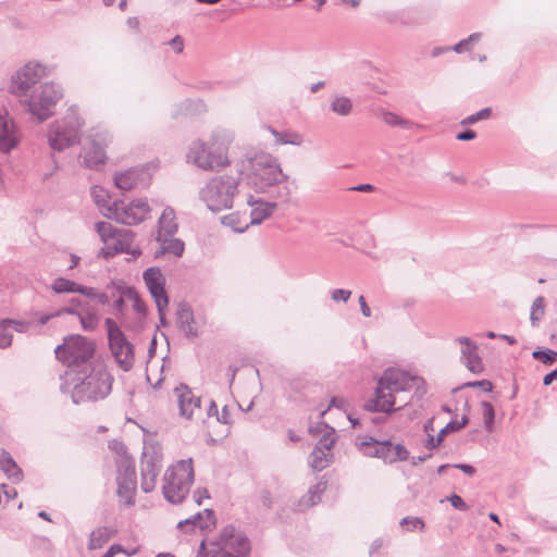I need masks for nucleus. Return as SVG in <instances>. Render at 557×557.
<instances>
[{
	"label": "nucleus",
	"mask_w": 557,
	"mask_h": 557,
	"mask_svg": "<svg viewBox=\"0 0 557 557\" xmlns=\"http://www.w3.org/2000/svg\"><path fill=\"white\" fill-rule=\"evenodd\" d=\"M12 337L9 319H2L0 321V348L9 347L12 344Z\"/></svg>",
	"instance_id": "nucleus-45"
},
{
	"label": "nucleus",
	"mask_w": 557,
	"mask_h": 557,
	"mask_svg": "<svg viewBox=\"0 0 557 557\" xmlns=\"http://www.w3.org/2000/svg\"><path fill=\"white\" fill-rule=\"evenodd\" d=\"M116 468L117 495L125 500L127 506H132L135 503L137 485L134 459L124 453L117 459Z\"/></svg>",
	"instance_id": "nucleus-12"
},
{
	"label": "nucleus",
	"mask_w": 557,
	"mask_h": 557,
	"mask_svg": "<svg viewBox=\"0 0 557 557\" xmlns=\"http://www.w3.org/2000/svg\"><path fill=\"white\" fill-rule=\"evenodd\" d=\"M215 524V516L212 509H205L203 512H198L195 516L180 521L177 528L186 532L193 531L195 528L201 530L210 529Z\"/></svg>",
	"instance_id": "nucleus-22"
},
{
	"label": "nucleus",
	"mask_w": 557,
	"mask_h": 557,
	"mask_svg": "<svg viewBox=\"0 0 557 557\" xmlns=\"http://www.w3.org/2000/svg\"><path fill=\"white\" fill-rule=\"evenodd\" d=\"M375 114L380 116L387 125L393 127L398 126L404 129H409L413 126V123L410 120L405 119L399 114L383 108L379 110Z\"/></svg>",
	"instance_id": "nucleus-31"
},
{
	"label": "nucleus",
	"mask_w": 557,
	"mask_h": 557,
	"mask_svg": "<svg viewBox=\"0 0 557 557\" xmlns=\"http://www.w3.org/2000/svg\"><path fill=\"white\" fill-rule=\"evenodd\" d=\"M157 242L160 244V249L156 251V257L165 253L182 257L184 253V242L174 235L157 237Z\"/></svg>",
	"instance_id": "nucleus-26"
},
{
	"label": "nucleus",
	"mask_w": 557,
	"mask_h": 557,
	"mask_svg": "<svg viewBox=\"0 0 557 557\" xmlns=\"http://www.w3.org/2000/svg\"><path fill=\"white\" fill-rule=\"evenodd\" d=\"M368 98L367 97H361V96H358V97H355V98H349V97H346V96H336L331 104H334V106H337V104H352V102H361V101H367Z\"/></svg>",
	"instance_id": "nucleus-52"
},
{
	"label": "nucleus",
	"mask_w": 557,
	"mask_h": 557,
	"mask_svg": "<svg viewBox=\"0 0 557 557\" xmlns=\"http://www.w3.org/2000/svg\"><path fill=\"white\" fill-rule=\"evenodd\" d=\"M88 304L83 301L81 298L73 297L70 299V305L55 311V315L63 314H75L83 312L87 308Z\"/></svg>",
	"instance_id": "nucleus-37"
},
{
	"label": "nucleus",
	"mask_w": 557,
	"mask_h": 557,
	"mask_svg": "<svg viewBox=\"0 0 557 557\" xmlns=\"http://www.w3.org/2000/svg\"><path fill=\"white\" fill-rule=\"evenodd\" d=\"M133 308L138 314H147V306L139 295L133 300Z\"/></svg>",
	"instance_id": "nucleus-59"
},
{
	"label": "nucleus",
	"mask_w": 557,
	"mask_h": 557,
	"mask_svg": "<svg viewBox=\"0 0 557 557\" xmlns=\"http://www.w3.org/2000/svg\"><path fill=\"white\" fill-rule=\"evenodd\" d=\"M331 454L319 449L312 450L309 457V463L313 470L321 471L326 468L330 463Z\"/></svg>",
	"instance_id": "nucleus-35"
},
{
	"label": "nucleus",
	"mask_w": 557,
	"mask_h": 557,
	"mask_svg": "<svg viewBox=\"0 0 557 557\" xmlns=\"http://www.w3.org/2000/svg\"><path fill=\"white\" fill-rule=\"evenodd\" d=\"M143 278L157 308L161 310L162 306H168L169 297L165 292V278L161 270L157 267H150L144 271Z\"/></svg>",
	"instance_id": "nucleus-15"
},
{
	"label": "nucleus",
	"mask_w": 557,
	"mask_h": 557,
	"mask_svg": "<svg viewBox=\"0 0 557 557\" xmlns=\"http://www.w3.org/2000/svg\"><path fill=\"white\" fill-rule=\"evenodd\" d=\"M78 283L65 278V277H57L51 283V289L55 294H65V293H77L78 289Z\"/></svg>",
	"instance_id": "nucleus-34"
},
{
	"label": "nucleus",
	"mask_w": 557,
	"mask_h": 557,
	"mask_svg": "<svg viewBox=\"0 0 557 557\" xmlns=\"http://www.w3.org/2000/svg\"><path fill=\"white\" fill-rule=\"evenodd\" d=\"M158 236H170L175 235L178 230V224L176 222L175 211L171 207L164 208L161 216L158 221Z\"/></svg>",
	"instance_id": "nucleus-27"
},
{
	"label": "nucleus",
	"mask_w": 557,
	"mask_h": 557,
	"mask_svg": "<svg viewBox=\"0 0 557 557\" xmlns=\"http://www.w3.org/2000/svg\"><path fill=\"white\" fill-rule=\"evenodd\" d=\"M463 364L467 367V369L470 372H472L474 374H479L484 370L483 362H482L481 357L479 356V352L476 355L472 356V358H469L468 360H466L463 362Z\"/></svg>",
	"instance_id": "nucleus-49"
},
{
	"label": "nucleus",
	"mask_w": 557,
	"mask_h": 557,
	"mask_svg": "<svg viewBox=\"0 0 557 557\" xmlns=\"http://www.w3.org/2000/svg\"><path fill=\"white\" fill-rule=\"evenodd\" d=\"M176 323L178 329L185 334V336H198V327L195 321L193 308L185 301L180 302L177 306Z\"/></svg>",
	"instance_id": "nucleus-20"
},
{
	"label": "nucleus",
	"mask_w": 557,
	"mask_h": 557,
	"mask_svg": "<svg viewBox=\"0 0 557 557\" xmlns=\"http://www.w3.org/2000/svg\"><path fill=\"white\" fill-rule=\"evenodd\" d=\"M104 325L107 327L109 347L112 356L123 371H129L135 361L134 346L127 341L113 319L107 318Z\"/></svg>",
	"instance_id": "nucleus-9"
},
{
	"label": "nucleus",
	"mask_w": 557,
	"mask_h": 557,
	"mask_svg": "<svg viewBox=\"0 0 557 557\" xmlns=\"http://www.w3.org/2000/svg\"><path fill=\"white\" fill-rule=\"evenodd\" d=\"M169 45L173 48L176 53H182L184 49V39L182 36L176 35L169 41Z\"/></svg>",
	"instance_id": "nucleus-58"
},
{
	"label": "nucleus",
	"mask_w": 557,
	"mask_h": 557,
	"mask_svg": "<svg viewBox=\"0 0 557 557\" xmlns=\"http://www.w3.org/2000/svg\"><path fill=\"white\" fill-rule=\"evenodd\" d=\"M77 317L79 318L82 327L85 331L90 332L96 329L98 323V317L95 312L89 310V306H87V308L83 312L78 313Z\"/></svg>",
	"instance_id": "nucleus-40"
},
{
	"label": "nucleus",
	"mask_w": 557,
	"mask_h": 557,
	"mask_svg": "<svg viewBox=\"0 0 557 557\" xmlns=\"http://www.w3.org/2000/svg\"><path fill=\"white\" fill-rule=\"evenodd\" d=\"M447 499H448V502H450L451 506L455 507L456 509L466 511L469 508L468 505L466 504V502L457 494L450 495Z\"/></svg>",
	"instance_id": "nucleus-55"
},
{
	"label": "nucleus",
	"mask_w": 557,
	"mask_h": 557,
	"mask_svg": "<svg viewBox=\"0 0 557 557\" xmlns=\"http://www.w3.org/2000/svg\"><path fill=\"white\" fill-rule=\"evenodd\" d=\"M109 219H114L115 221L126 224V225H136L137 223L127 222L128 219H133V216H137V211L134 207L124 206L121 201L115 200L111 206L108 207V212L104 213Z\"/></svg>",
	"instance_id": "nucleus-25"
},
{
	"label": "nucleus",
	"mask_w": 557,
	"mask_h": 557,
	"mask_svg": "<svg viewBox=\"0 0 557 557\" xmlns=\"http://www.w3.org/2000/svg\"><path fill=\"white\" fill-rule=\"evenodd\" d=\"M127 246L128 245L125 244L124 242H122L120 239H116V243L114 244L113 249L111 250V248L108 247V250L104 251V256L106 257H112L116 252H128Z\"/></svg>",
	"instance_id": "nucleus-54"
},
{
	"label": "nucleus",
	"mask_w": 557,
	"mask_h": 557,
	"mask_svg": "<svg viewBox=\"0 0 557 557\" xmlns=\"http://www.w3.org/2000/svg\"><path fill=\"white\" fill-rule=\"evenodd\" d=\"M544 315V298L542 296H539L534 299L531 312H530V320L533 325H535Z\"/></svg>",
	"instance_id": "nucleus-44"
},
{
	"label": "nucleus",
	"mask_w": 557,
	"mask_h": 557,
	"mask_svg": "<svg viewBox=\"0 0 557 557\" xmlns=\"http://www.w3.org/2000/svg\"><path fill=\"white\" fill-rule=\"evenodd\" d=\"M62 98V87L53 82H46L35 87L29 98L20 100V104H57Z\"/></svg>",
	"instance_id": "nucleus-16"
},
{
	"label": "nucleus",
	"mask_w": 557,
	"mask_h": 557,
	"mask_svg": "<svg viewBox=\"0 0 557 557\" xmlns=\"http://www.w3.org/2000/svg\"><path fill=\"white\" fill-rule=\"evenodd\" d=\"M84 124L85 122L81 117L77 107H69L64 117L54 122L49 131L48 141L50 147L55 151H63L77 144Z\"/></svg>",
	"instance_id": "nucleus-8"
},
{
	"label": "nucleus",
	"mask_w": 557,
	"mask_h": 557,
	"mask_svg": "<svg viewBox=\"0 0 557 557\" xmlns=\"http://www.w3.org/2000/svg\"><path fill=\"white\" fill-rule=\"evenodd\" d=\"M0 469L7 474L10 480L20 482L23 479V471L12 458L10 453L2 450L0 456Z\"/></svg>",
	"instance_id": "nucleus-28"
},
{
	"label": "nucleus",
	"mask_w": 557,
	"mask_h": 557,
	"mask_svg": "<svg viewBox=\"0 0 557 557\" xmlns=\"http://www.w3.org/2000/svg\"><path fill=\"white\" fill-rule=\"evenodd\" d=\"M468 423H469V418H468L467 414L462 416L461 421H455V420L449 421L438 432L436 437L431 435V434L428 435V438H426V442H425V447L428 449L437 448L438 446H441V444L443 443L445 436L448 433L457 432V431L461 430L462 428H465Z\"/></svg>",
	"instance_id": "nucleus-23"
},
{
	"label": "nucleus",
	"mask_w": 557,
	"mask_h": 557,
	"mask_svg": "<svg viewBox=\"0 0 557 557\" xmlns=\"http://www.w3.org/2000/svg\"><path fill=\"white\" fill-rule=\"evenodd\" d=\"M10 330L13 329L18 333H25L29 327V322L9 319Z\"/></svg>",
	"instance_id": "nucleus-57"
},
{
	"label": "nucleus",
	"mask_w": 557,
	"mask_h": 557,
	"mask_svg": "<svg viewBox=\"0 0 557 557\" xmlns=\"http://www.w3.org/2000/svg\"><path fill=\"white\" fill-rule=\"evenodd\" d=\"M423 384L424 381L421 377L411 376L408 372L394 368L386 369L377 381L375 398L367 401L364 408L372 412H394L396 410L394 393L416 386L417 393L422 396L425 394V389L421 388Z\"/></svg>",
	"instance_id": "nucleus-1"
},
{
	"label": "nucleus",
	"mask_w": 557,
	"mask_h": 557,
	"mask_svg": "<svg viewBox=\"0 0 557 557\" xmlns=\"http://www.w3.org/2000/svg\"><path fill=\"white\" fill-rule=\"evenodd\" d=\"M131 207H134V209L137 211V216H133V219H128L127 222L132 223H141L149 213V205L146 199H135L129 203Z\"/></svg>",
	"instance_id": "nucleus-39"
},
{
	"label": "nucleus",
	"mask_w": 557,
	"mask_h": 557,
	"mask_svg": "<svg viewBox=\"0 0 557 557\" xmlns=\"http://www.w3.org/2000/svg\"><path fill=\"white\" fill-rule=\"evenodd\" d=\"M193 482V459L178 461L165 471L162 485L164 498L172 504L182 503L188 494Z\"/></svg>",
	"instance_id": "nucleus-7"
},
{
	"label": "nucleus",
	"mask_w": 557,
	"mask_h": 557,
	"mask_svg": "<svg viewBox=\"0 0 557 557\" xmlns=\"http://www.w3.org/2000/svg\"><path fill=\"white\" fill-rule=\"evenodd\" d=\"M18 144L15 125L8 114H0V150L10 152Z\"/></svg>",
	"instance_id": "nucleus-21"
},
{
	"label": "nucleus",
	"mask_w": 557,
	"mask_h": 557,
	"mask_svg": "<svg viewBox=\"0 0 557 557\" xmlns=\"http://www.w3.org/2000/svg\"><path fill=\"white\" fill-rule=\"evenodd\" d=\"M239 177L214 176L199 191L200 199L213 212L231 209L238 193Z\"/></svg>",
	"instance_id": "nucleus-6"
},
{
	"label": "nucleus",
	"mask_w": 557,
	"mask_h": 557,
	"mask_svg": "<svg viewBox=\"0 0 557 557\" xmlns=\"http://www.w3.org/2000/svg\"><path fill=\"white\" fill-rule=\"evenodd\" d=\"M67 377L75 383L71 397L76 405L104 399L112 389L113 376L100 361L89 367L85 366Z\"/></svg>",
	"instance_id": "nucleus-2"
},
{
	"label": "nucleus",
	"mask_w": 557,
	"mask_h": 557,
	"mask_svg": "<svg viewBox=\"0 0 557 557\" xmlns=\"http://www.w3.org/2000/svg\"><path fill=\"white\" fill-rule=\"evenodd\" d=\"M112 288L116 290L119 296L122 297L123 299L127 298L132 301L139 295L134 287L127 286L121 281L112 282Z\"/></svg>",
	"instance_id": "nucleus-42"
},
{
	"label": "nucleus",
	"mask_w": 557,
	"mask_h": 557,
	"mask_svg": "<svg viewBox=\"0 0 557 557\" xmlns=\"http://www.w3.org/2000/svg\"><path fill=\"white\" fill-rule=\"evenodd\" d=\"M248 184L259 193L287 180L280 166L277 158L267 152H257L247 158Z\"/></svg>",
	"instance_id": "nucleus-4"
},
{
	"label": "nucleus",
	"mask_w": 557,
	"mask_h": 557,
	"mask_svg": "<svg viewBox=\"0 0 557 557\" xmlns=\"http://www.w3.org/2000/svg\"><path fill=\"white\" fill-rule=\"evenodd\" d=\"M453 467L461 470L463 473L468 475H473L476 472L475 468L469 463H455L453 465Z\"/></svg>",
	"instance_id": "nucleus-64"
},
{
	"label": "nucleus",
	"mask_w": 557,
	"mask_h": 557,
	"mask_svg": "<svg viewBox=\"0 0 557 557\" xmlns=\"http://www.w3.org/2000/svg\"><path fill=\"white\" fill-rule=\"evenodd\" d=\"M471 47L472 46L468 42L467 39H462L459 42H457L456 45H454L453 47H450V49L453 51H455L456 53H462L466 51H470Z\"/></svg>",
	"instance_id": "nucleus-61"
},
{
	"label": "nucleus",
	"mask_w": 557,
	"mask_h": 557,
	"mask_svg": "<svg viewBox=\"0 0 557 557\" xmlns=\"http://www.w3.org/2000/svg\"><path fill=\"white\" fill-rule=\"evenodd\" d=\"M110 141L111 136L106 128L101 126L92 128L81 154L84 165L89 169L103 165L107 160L106 147Z\"/></svg>",
	"instance_id": "nucleus-11"
},
{
	"label": "nucleus",
	"mask_w": 557,
	"mask_h": 557,
	"mask_svg": "<svg viewBox=\"0 0 557 557\" xmlns=\"http://www.w3.org/2000/svg\"><path fill=\"white\" fill-rule=\"evenodd\" d=\"M96 231L104 243H107L109 239H115L116 237L121 236L122 233H125L126 235L132 233L128 230H119L111 223L104 221L96 223Z\"/></svg>",
	"instance_id": "nucleus-32"
},
{
	"label": "nucleus",
	"mask_w": 557,
	"mask_h": 557,
	"mask_svg": "<svg viewBox=\"0 0 557 557\" xmlns=\"http://www.w3.org/2000/svg\"><path fill=\"white\" fill-rule=\"evenodd\" d=\"M268 129L274 136L276 144L299 146L302 143V137L297 133H281L273 127L269 126Z\"/></svg>",
	"instance_id": "nucleus-33"
},
{
	"label": "nucleus",
	"mask_w": 557,
	"mask_h": 557,
	"mask_svg": "<svg viewBox=\"0 0 557 557\" xmlns=\"http://www.w3.org/2000/svg\"><path fill=\"white\" fill-rule=\"evenodd\" d=\"M219 545L213 557H247L250 550L248 539L237 533L233 525L223 529Z\"/></svg>",
	"instance_id": "nucleus-14"
},
{
	"label": "nucleus",
	"mask_w": 557,
	"mask_h": 557,
	"mask_svg": "<svg viewBox=\"0 0 557 557\" xmlns=\"http://www.w3.org/2000/svg\"><path fill=\"white\" fill-rule=\"evenodd\" d=\"M247 203L253 207L250 212V224L252 225L261 224L265 219L271 216L276 208V203L263 202L260 199H255L252 196H249Z\"/></svg>",
	"instance_id": "nucleus-24"
},
{
	"label": "nucleus",
	"mask_w": 557,
	"mask_h": 557,
	"mask_svg": "<svg viewBox=\"0 0 557 557\" xmlns=\"http://www.w3.org/2000/svg\"><path fill=\"white\" fill-rule=\"evenodd\" d=\"M77 293L86 296L87 298L95 299L97 295V289L94 287H88L79 284Z\"/></svg>",
	"instance_id": "nucleus-62"
},
{
	"label": "nucleus",
	"mask_w": 557,
	"mask_h": 557,
	"mask_svg": "<svg viewBox=\"0 0 557 557\" xmlns=\"http://www.w3.org/2000/svg\"><path fill=\"white\" fill-rule=\"evenodd\" d=\"M174 393L177 397L180 416L187 420L193 419L195 412L200 411V397L195 396L191 389L185 384L176 386Z\"/></svg>",
	"instance_id": "nucleus-18"
},
{
	"label": "nucleus",
	"mask_w": 557,
	"mask_h": 557,
	"mask_svg": "<svg viewBox=\"0 0 557 557\" xmlns=\"http://www.w3.org/2000/svg\"><path fill=\"white\" fill-rule=\"evenodd\" d=\"M552 355H553V350L549 348H543V349L539 348L532 352V357L535 360H539L546 366H552L555 362L554 356H552Z\"/></svg>",
	"instance_id": "nucleus-47"
},
{
	"label": "nucleus",
	"mask_w": 557,
	"mask_h": 557,
	"mask_svg": "<svg viewBox=\"0 0 557 557\" xmlns=\"http://www.w3.org/2000/svg\"><path fill=\"white\" fill-rule=\"evenodd\" d=\"M160 468L161 465L158 457H148L146 454H144V458L141 460L140 482V488L144 493H150L154 490Z\"/></svg>",
	"instance_id": "nucleus-19"
},
{
	"label": "nucleus",
	"mask_w": 557,
	"mask_h": 557,
	"mask_svg": "<svg viewBox=\"0 0 557 557\" xmlns=\"http://www.w3.org/2000/svg\"><path fill=\"white\" fill-rule=\"evenodd\" d=\"M114 534V530L109 527H99L89 535L88 549L101 548Z\"/></svg>",
	"instance_id": "nucleus-30"
},
{
	"label": "nucleus",
	"mask_w": 557,
	"mask_h": 557,
	"mask_svg": "<svg viewBox=\"0 0 557 557\" xmlns=\"http://www.w3.org/2000/svg\"><path fill=\"white\" fill-rule=\"evenodd\" d=\"M483 409V418H484V426L486 431L492 432L494 420H495V409L490 401H482Z\"/></svg>",
	"instance_id": "nucleus-46"
},
{
	"label": "nucleus",
	"mask_w": 557,
	"mask_h": 557,
	"mask_svg": "<svg viewBox=\"0 0 557 557\" xmlns=\"http://www.w3.org/2000/svg\"><path fill=\"white\" fill-rule=\"evenodd\" d=\"M222 224L232 227V230L237 233H243L248 227V224H245V226L239 225L238 215L235 213L224 215L222 218Z\"/></svg>",
	"instance_id": "nucleus-48"
},
{
	"label": "nucleus",
	"mask_w": 557,
	"mask_h": 557,
	"mask_svg": "<svg viewBox=\"0 0 557 557\" xmlns=\"http://www.w3.org/2000/svg\"><path fill=\"white\" fill-rule=\"evenodd\" d=\"M492 115V108L491 107H484L479 112L471 114L463 120H461L460 124L463 126L472 125L478 123L479 121L487 120Z\"/></svg>",
	"instance_id": "nucleus-43"
},
{
	"label": "nucleus",
	"mask_w": 557,
	"mask_h": 557,
	"mask_svg": "<svg viewBox=\"0 0 557 557\" xmlns=\"http://www.w3.org/2000/svg\"><path fill=\"white\" fill-rule=\"evenodd\" d=\"M230 139L220 134H213L210 143L196 140L187 153V161L205 171H218L230 164L227 158Z\"/></svg>",
	"instance_id": "nucleus-3"
},
{
	"label": "nucleus",
	"mask_w": 557,
	"mask_h": 557,
	"mask_svg": "<svg viewBox=\"0 0 557 557\" xmlns=\"http://www.w3.org/2000/svg\"><path fill=\"white\" fill-rule=\"evenodd\" d=\"M346 400L344 398H339V397H332L331 398V401H330V406L327 409L321 411L320 413V418H323L324 414L327 412L329 409L331 408H338V409H344L346 411Z\"/></svg>",
	"instance_id": "nucleus-56"
},
{
	"label": "nucleus",
	"mask_w": 557,
	"mask_h": 557,
	"mask_svg": "<svg viewBox=\"0 0 557 557\" xmlns=\"http://www.w3.org/2000/svg\"><path fill=\"white\" fill-rule=\"evenodd\" d=\"M149 182L150 173L146 165L140 168H131L114 176L115 186L123 191H128L138 186L146 187Z\"/></svg>",
	"instance_id": "nucleus-17"
},
{
	"label": "nucleus",
	"mask_w": 557,
	"mask_h": 557,
	"mask_svg": "<svg viewBox=\"0 0 557 557\" xmlns=\"http://www.w3.org/2000/svg\"><path fill=\"white\" fill-rule=\"evenodd\" d=\"M27 112L38 123H42L53 115L51 107H27Z\"/></svg>",
	"instance_id": "nucleus-41"
},
{
	"label": "nucleus",
	"mask_w": 557,
	"mask_h": 557,
	"mask_svg": "<svg viewBox=\"0 0 557 557\" xmlns=\"http://www.w3.org/2000/svg\"><path fill=\"white\" fill-rule=\"evenodd\" d=\"M322 425L325 428V433L319 440V442L314 446V449L320 448V450L330 454V450L332 449V447L335 443V436H334L335 430H334V428L330 426L327 423H322Z\"/></svg>",
	"instance_id": "nucleus-36"
},
{
	"label": "nucleus",
	"mask_w": 557,
	"mask_h": 557,
	"mask_svg": "<svg viewBox=\"0 0 557 557\" xmlns=\"http://www.w3.org/2000/svg\"><path fill=\"white\" fill-rule=\"evenodd\" d=\"M351 296V292L348 290V289H343V288H336L334 290H332L331 293V298L334 300V301H344V302H347L348 299L350 298Z\"/></svg>",
	"instance_id": "nucleus-53"
},
{
	"label": "nucleus",
	"mask_w": 557,
	"mask_h": 557,
	"mask_svg": "<svg viewBox=\"0 0 557 557\" xmlns=\"http://www.w3.org/2000/svg\"><path fill=\"white\" fill-rule=\"evenodd\" d=\"M400 525L406 527L409 531L422 530L424 528V522L418 517H405L401 519Z\"/></svg>",
	"instance_id": "nucleus-50"
},
{
	"label": "nucleus",
	"mask_w": 557,
	"mask_h": 557,
	"mask_svg": "<svg viewBox=\"0 0 557 557\" xmlns=\"http://www.w3.org/2000/svg\"><path fill=\"white\" fill-rule=\"evenodd\" d=\"M458 344L462 346L461 348V361L465 362L472 356L478 354L479 347L478 345L471 341L469 337L461 336L455 339Z\"/></svg>",
	"instance_id": "nucleus-38"
},
{
	"label": "nucleus",
	"mask_w": 557,
	"mask_h": 557,
	"mask_svg": "<svg viewBox=\"0 0 557 557\" xmlns=\"http://www.w3.org/2000/svg\"><path fill=\"white\" fill-rule=\"evenodd\" d=\"M58 360L67 367L65 376L81 371L97 361L94 359L95 346L82 335H71L64 338L63 344L54 349Z\"/></svg>",
	"instance_id": "nucleus-5"
},
{
	"label": "nucleus",
	"mask_w": 557,
	"mask_h": 557,
	"mask_svg": "<svg viewBox=\"0 0 557 557\" xmlns=\"http://www.w3.org/2000/svg\"><path fill=\"white\" fill-rule=\"evenodd\" d=\"M364 448V455L383 459L386 463L405 461L409 459V450L403 444H393L389 440L377 441L370 437L360 444Z\"/></svg>",
	"instance_id": "nucleus-13"
},
{
	"label": "nucleus",
	"mask_w": 557,
	"mask_h": 557,
	"mask_svg": "<svg viewBox=\"0 0 557 557\" xmlns=\"http://www.w3.org/2000/svg\"><path fill=\"white\" fill-rule=\"evenodd\" d=\"M45 75V65L39 62H27L11 76L9 91L26 99Z\"/></svg>",
	"instance_id": "nucleus-10"
},
{
	"label": "nucleus",
	"mask_w": 557,
	"mask_h": 557,
	"mask_svg": "<svg viewBox=\"0 0 557 557\" xmlns=\"http://www.w3.org/2000/svg\"><path fill=\"white\" fill-rule=\"evenodd\" d=\"M476 137V133L471 129V128H467L462 132H459L457 135H456V139L460 140V141H468V140H472Z\"/></svg>",
	"instance_id": "nucleus-60"
},
{
	"label": "nucleus",
	"mask_w": 557,
	"mask_h": 557,
	"mask_svg": "<svg viewBox=\"0 0 557 557\" xmlns=\"http://www.w3.org/2000/svg\"><path fill=\"white\" fill-rule=\"evenodd\" d=\"M326 490V482L320 481L315 485L311 486L308 491V495L304 496L298 502V507L301 510L302 508H309L317 505L321 500L322 494Z\"/></svg>",
	"instance_id": "nucleus-29"
},
{
	"label": "nucleus",
	"mask_w": 557,
	"mask_h": 557,
	"mask_svg": "<svg viewBox=\"0 0 557 557\" xmlns=\"http://www.w3.org/2000/svg\"><path fill=\"white\" fill-rule=\"evenodd\" d=\"M209 493L206 488H198L194 493V499L197 505H201L205 498H209Z\"/></svg>",
	"instance_id": "nucleus-63"
},
{
	"label": "nucleus",
	"mask_w": 557,
	"mask_h": 557,
	"mask_svg": "<svg viewBox=\"0 0 557 557\" xmlns=\"http://www.w3.org/2000/svg\"><path fill=\"white\" fill-rule=\"evenodd\" d=\"M482 388L484 392L490 393L493 389V384L488 380L471 381L462 384L460 388Z\"/></svg>",
	"instance_id": "nucleus-51"
}]
</instances>
